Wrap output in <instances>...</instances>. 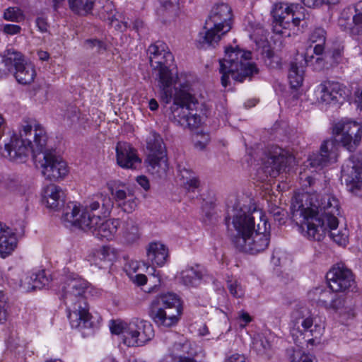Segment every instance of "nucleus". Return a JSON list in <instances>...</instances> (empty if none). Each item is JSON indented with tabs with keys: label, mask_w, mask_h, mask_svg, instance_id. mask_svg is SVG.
I'll return each mask as SVG.
<instances>
[{
	"label": "nucleus",
	"mask_w": 362,
	"mask_h": 362,
	"mask_svg": "<svg viewBox=\"0 0 362 362\" xmlns=\"http://www.w3.org/2000/svg\"><path fill=\"white\" fill-rule=\"evenodd\" d=\"M300 179L305 192L292 197L291 218L304 237L320 241L327 228L338 227L339 202L332 194L317 193L320 182L313 176L300 174Z\"/></svg>",
	"instance_id": "obj_1"
},
{
	"label": "nucleus",
	"mask_w": 362,
	"mask_h": 362,
	"mask_svg": "<svg viewBox=\"0 0 362 362\" xmlns=\"http://www.w3.org/2000/svg\"><path fill=\"white\" fill-rule=\"evenodd\" d=\"M151 45L150 64L158 71L157 79L160 88V99L164 104H170L172 121L184 128L195 129L201 124V117L197 113L198 100L189 92V87L180 85L176 87L177 75L170 69L174 60L173 54L165 49V45L160 43Z\"/></svg>",
	"instance_id": "obj_2"
},
{
	"label": "nucleus",
	"mask_w": 362,
	"mask_h": 362,
	"mask_svg": "<svg viewBox=\"0 0 362 362\" xmlns=\"http://www.w3.org/2000/svg\"><path fill=\"white\" fill-rule=\"evenodd\" d=\"M24 123L19 135L13 133L5 141L4 147L0 148L1 155L16 163H25L32 155L36 166L41 168L47 180L56 181L64 177L68 173L66 163L55 150L45 148L47 136L44 129L35 124L33 129V125L28 121Z\"/></svg>",
	"instance_id": "obj_3"
},
{
	"label": "nucleus",
	"mask_w": 362,
	"mask_h": 362,
	"mask_svg": "<svg viewBox=\"0 0 362 362\" xmlns=\"http://www.w3.org/2000/svg\"><path fill=\"white\" fill-rule=\"evenodd\" d=\"M334 139L322 142L319 153L309 157V165L312 168H322L337 161L338 156L337 144L350 152L354 151L359 146L362 137V125L348 118H343L332 127Z\"/></svg>",
	"instance_id": "obj_4"
},
{
	"label": "nucleus",
	"mask_w": 362,
	"mask_h": 362,
	"mask_svg": "<svg viewBox=\"0 0 362 362\" xmlns=\"http://www.w3.org/2000/svg\"><path fill=\"white\" fill-rule=\"evenodd\" d=\"M252 53L244 51L238 47H229L226 48L225 57L219 61V71L221 74V81L223 87L229 84V78L243 82L247 77L257 72L255 64L249 60Z\"/></svg>",
	"instance_id": "obj_5"
},
{
	"label": "nucleus",
	"mask_w": 362,
	"mask_h": 362,
	"mask_svg": "<svg viewBox=\"0 0 362 362\" xmlns=\"http://www.w3.org/2000/svg\"><path fill=\"white\" fill-rule=\"evenodd\" d=\"M231 8L224 3L216 4L206 21L204 28L206 30L200 32L196 40L197 47H214L219 42L221 36L231 29Z\"/></svg>",
	"instance_id": "obj_6"
},
{
	"label": "nucleus",
	"mask_w": 362,
	"mask_h": 362,
	"mask_svg": "<svg viewBox=\"0 0 362 362\" xmlns=\"http://www.w3.org/2000/svg\"><path fill=\"white\" fill-rule=\"evenodd\" d=\"M258 213L255 208H252L239 199L232 205H228L225 224L228 236L233 244L236 238L245 236L256 229L255 216Z\"/></svg>",
	"instance_id": "obj_7"
},
{
	"label": "nucleus",
	"mask_w": 362,
	"mask_h": 362,
	"mask_svg": "<svg viewBox=\"0 0 362 362\" xmlns=\"http://www.w3.org/2000/svg\"><path fill=\"white\" fill-rule=\"evenodd\" d=\"M76 209L75 206L71 205L66 207L64 211L63 220L65 222L70 223L71 225L76 226L84 231L90 232L96 238L103 241H110L114 239L121 221L119 219L113 218L105 221L91 220L90 217H83V219H76Z\"/></svg>",
	"instance_id": "obj_8"
},
{
	"label": "nucleus",
	"mask_w": 362,
	"mask_h": 362,
	"mask_svg": "<svg viewBox=\"0 0 362 362\" xmlns=\"http://www.w3.org/2000/svg\"><path fill=\"white\" fill-rule=\"evenodd\" d=\"M304 11L299 4H275L272 11L273 32L283 37L291 36V30L298 27L305 18Z\"/></svg>",
	"instance_id": "obj_9"
},
{
	"label": "nucleus",
	"mask_w": 362,
	"mask_h": 362,
	"mask_svg": "<svg viewBox=\"0 0 362 362\" xmlns=\"http://www.w3.org/2000/svg\"><path fill=\"white\" fill-rule=\"evenodd\" d=\"M148 151L146 162L150 173L158 177L166 175L168 170L167 152L161 136L155 131H151L146 139Z\"/></svg>",
	"instance_id": "obj_10"
},
{
	"label": "nucleus",
	"mask_w": 362,
	"mask_h": 362,
	"mask_svg": "<svg viewBox=\"0 0 362 362\" xmlns=\"http://www.w3.org/2000/svg\"><path fill=\"white\" fill-rule=\"evenodd\" d=\"M260 221L263 223V230L259 223L257 224V228L250 234H247L244 238L239 237L235 239L234 247L240 252L255 255L263 252L269 246L270 242V233L267 232V221L259 212Z\"/></svg>",
	"instance_id": "obj_11"
},
{
	"label": "nucleus",
	"mask_w": 362,
	"mask_h": 362,
	"mask_svg": "<svg viewBox=\"0 0 362 362\" xmlns=\"http://www.w3.org/2000/svg\"><path fill=\"white\" fill-rule=\"evenodd\" d=\"M75 206L76 211V219L78 221L86 216L90 217L91 220L100 221L101 218L110 216L114 206V201L107 193L100 192L94 194L88 201L85 208L81 211L75 202H69L66 207Z\"/></svg>",
	"instance_id": "obj_12"
},
{
	"label": "nucleus",
	"mask_w": 362,
	"mask_h": 362,
	"mask_svg": "<svg viewBox=\"0 0 362 362\" xmlns=\"http://www.w3.org/2000/svg\"><path fill=\"white\" fill-rule=\"evenodd\" d=\"M293 155L278 146H270L264 151L262 158V170L271 177H276L292 163Z\"/></svg>",
	"instance_id": "obj_13"
},
{
	"label": "nucleus",
	"mask_w": 362,
	"mask_h": 362,
	"mask_svg": "<svg viewBox=\"0 0 362 362\" xmlns=\"http://www.w3.org/2000/svg\"><path fill=\"white\" fill-rule=\"evenodd\" d=\"M329 288L334 293H346L356 287L355 276L343 263L333 265L326 274Z\"/></svg>",
	"instance_id": "obj_14"
},
{
	"label": "nucleus",
	"mask_w": 362,
	"mask_h": 362,
	"mask_svg": "<svg viewBox=\"0 0 362 362\" xmlns=\"http://www.w3.org/2000/svg\"><path fill=\"white\" fill-rule=\"evenodd\" d=\"M182 314L183 301L174 293L156 296L150 305V317H179Z\"/></svg>",
	"instance_id": "obj_15"
},
{
	"label": "nucleus",
	"mask_w": 362,
	"mask_h": 362,
	"mask_svg": "<svg viewBox=\"0 0 362 362\" xmlns=\"http://www.w3.org/2000/svg\"><path fill=\"white\" fill-rule=\"evenodd\" d=\"M349 93V90L344 85L330 81L321 83L315 90L320 103L335 108H339L346 101Z\"/></svg>",
	"instance_id": "obj_16"
},
{
	"label": "nucleus",
	"mask_w": 362,
	"mask_h": 362,
	"mask_svg": "<svg viewBox=\"0 0 362 362\" xmlns=\"http://www.w3.org/2000/svg\"><path fill=\"white\" fill-rule=\"evenodd\" d=\"M338 25L341 30L352 36L362 35V1L342 10Z\"/></svg>",
	"instance_id": "obj_17"
},
{
	"label": "nucleus",
	"mask_w": 362,
	"mask_h": 362,
	"mask_svg": "<svg viewBox=\"0 0 362 362\" xmlns=\"http://www.w3.org/2000/svg\"><path fill=\"white\" fill-rule=\"evenodd\" d=\"M109 192L119 207L126 213H132L137 206V199L125 185L117 182L111 181L107 183Z\"/></svg>",
	"instance_id": "obj_18"
},
{
	"label": "nucleus",
	"mask_w": 362,
	"mask_h": 362,
	"mask_svg": "<svg viewBox=\"0 0 362 362\" xmlns=\"http://www.w3.org/2000/svg\"><path fill=\"white\" fill-rule=\"evenodd\" d=\"M341 179L349 190L354 192L355 189H361L362 187V160L358 156H352L343 164L341 167Z\"/></svg>",
	"instance_id": "obj_19"
},
{
	"label": "nucleus",
	"mask_w": 362,
	"mask_h": 362,
	"mask_svg": "<svg viewBox=\"0 0 362 362\" xmlns=\"http://www.w3.org/2000/svg\"><path fill=\"white\" fill-rule=\"evenodd\" d=\"M154 337L152 325L144 320L139 324L132 323L129 329V334L123 339L124 344L128 346H140L144 345Z\"/></svg>",
	"instance_id": "obj_20"
},
{
	"label": "nucleus",
	"mask_w": 362,
	"mask_h": 362,
	"mask_svg": "<svg viewBox=\"0 0 362 362\" xmlns=\"http://www.w3.org/2000/svg\"><path fill=\"white\" fill-rule=\"evenodd\" d=\"M88 284L86 280L80 277L77 274H68L64 286L62 288V296L65 304H67L69 301L75 300L76 298H83Z\"/></svg>",
	"instance_id": "obj_21"
},
{
	"label": "nucleus",
	"mask_w": 362,
	"mask_h": 362,
	"mask_svg": "<svg viewBox=\"0 0 362 362\" xmlns=\"http://www.w3.org/2000/svg\"><path fill=\"white\" fill-rule=\"evenodd\" d=\"M115 150L117 163L121 168L136 169L141 163L137 150L129 143L119 141Z\"/></svg>",
	"instance_id": "obj_22"
},
{
	"label": "nucleus",
	"mask_w": 362,
	"mask_h": 362,
	"mask_svg": "<svg viewBox=\"0 0 362 362\" xmlns=\"http://www.w3.org/2000/svg\"><path fill=\"white\" fill-rule=\"evenodd\" d=\"M1 59L0 76L3 77L11 72H14L18 66L27 62L21 52L13 49H7Z\"/></svg>",
	"instance_id": "obj_23"
},
{
	"label": "nucleus",
	"mask_w": 362,
	"mask_h": 362,
	"mask_svg": "<svg viewBox=\"0 0 362 362\" xmlns=\"http://www.w3.org/2000/svg\"><path fill=\"white\" fill-rule=\"evenodd\" d=\"M65 194L62 189L55 185H49L44 189L42 202L47 206L54 210H58L64 205Z\"/></svg>",
	"instance_id": "obj_24"
},
{
	"label": "nucleus",
	"mask_w": 362,
	"mask_h": 362,
	"mask_svg": "<svg viewBox=\"0 0 362 362\" xmlns=\"http://www.w3.org/2000/svg\"><path fill=\"white\" fill-rule=\"evenodd\" d=\"M17 245V240L10 228L0 222V257L10 255Z\"/></svg>",
	"instance_id": "obj_25"
},
{
	"label": "nucleus",
	"mask_w": 362,
	"mask_h": 362,
	"mask_svg": "<svg viewBox=\"0 0 362 362\" xmlns=\"http://www.w3.org/2000/svg\"><path fill=\"white\" fill-rule=\"evenodd\" d=\"M146 255L152 264L163 267L168 259V249L160 242H152L146 248Z\"/></svg>",
	"instance_id": "obj_26"
},
{
	"label": "nucleus",
	"mask_w": 362,
	"mask_h": 362,
	"mask_svg": "<svg viewBox=\"0 0 362 362\" xmlns=\"http://www.w3.org/2000/svg\"><path fill=\"white\" fill-rule=\"evenodd\" d=\"M206 274L204 269L199 264L188 267L181 272L182 282L188 287L199 286Z\"/></svg>",
	"instance_id": "obj_27"
},
{
	"label": "nucleus",
	"mask_w": 362,
	"mask_h": 362,
	"mask_svg": "<svg viewBox=\"0 0 362 362\" xmlns=\"http://www.w3.org/2000/svg\"><path fill=\"white\" fill-rule=\"evenodd\" d=\"M13 76L18 83L22 85L30 84L34 81L36 76L35 67L31 62H26L23 65L18 66L13 72Z\"/></svg>",
	"instance_id": "obj_28"
},
{
	"label": "nucleus",
	"mask_w": 362,
	"mask_h": 362,
	"mask_svg": "<svg viewBox=\"0 0 362 362\" xmlns=\"http://www.w3.org/2000/svg\"><path fill=\"white\" fill-rule=\"evenodd\" d=\"M317 318H296L294 325L300 324L302 329H300V333L309 332L312 336L318 338L325 329L324 324L318 318L319 322H317Z\"/></svg>",
	"instance_id": "obj_29"
},
{
	"label": "nucleus",
	"mask_w": 362,
	"mask_h": 362,
	"mask_svg": "<svg viewBox=\"0 0 362 362\" xmlns=\"http://www.w3.org/2000/svg\"><path fill=\"white\" fill-rule=\"evenodd\" d=\"M332 296L331 291L325 286L315 287L308 293V298L310 302L327 310Z\"/></svg>",
	"instance_id": "obj_30"
},
{
	"label": "nucleus",
	"mask_w": 362,
	"mask_h": 362,
	"mask_svg": "<svg viewBox=\"0 0 362 362\" xmlns=\"http://www.w3.org/2000/svg\"><path fill=\"white\" fill-rule=\"evenodd\" d=\"M274 339L271 333L257 334L253 338L252 349L258 355L267 354L272 349Z\"/></svg>",
	"instance_id": "obj_31"
},
{
	"label": "nucleus",
	"mask_w": 362,
	"mask_h": 362,
	"mask_svg": "<svg viewBox=\"0 0 362 362\" xmlns=\"http://www.w3.org/2000/svg\"><path fill=\"white\" fill-rule=\"evenodd\" d=\"M66 305L67 317L72 315L75 317H92L89 313V306L83 298H76L74 301H69Z\"/></svg>",
	"instance_id": "obj_32"
},
{
	"label": "nucleus",
	"mask_w": 362,
	"mask_h": 362,
	"mask_svg": "<svg viewBox=\"0 0 362 362\" xmlns=\"http://www.w3.org/2000/svg\"><path fill=\"white\" fill-rule=\"evenodd\" d=\"M95 0H68L71 11L78 16H87L92 13Z\"/></svg>",
	"instance_id": "obj_33"
},
{
	"label": "nucleus",
	"mask_w": 362,
	"mask_h": 362,
	"mask_svg": "<svg viewBox=\"0 0 362 362\" xmlns=\"http://www.w3.org/2000/svg\"><path fill=\"white\" fill-rule=\"evenodd\" d=\"M115 257L111 247L103 246L96 252L93 264L99 269H105L112 264Z\"/></svg>",
	"instance_id": "obj_34"
},
{
	"label": "nucleus",
	"mask_w": 362,
	"mask_h": 362,
	"mask_svg": "<svg viewBox=\"0 0 362 362\" xmlns=\"http://www.w3.org/2000/svg\"><path fill=\"white\" fill-rule=\"evenodd\" d=\"M326 40V31L322 28H317L312 31L309 37V42L315 44L313 52L316 55H321L324 51Z\"/></svg>",
	"instance_id": "obj_35"
},
{
	"label": "nucleus",
	"mask_w": 362,
	"mask_h": 362,
	"mask_svg": "<svg viewBox=\"0 0 362 362\" xmlns=\"http://www.w3.org/2000/svg\"><path fill=\"white\" fill-rule=\"evenodd\" d=\"M122 237L128 243H132L140 238V233L137 224L132 219L127 220L122 226Z\"/></svg>",
	"instance_id": "obj_36"
},
{
	"label": "nucleus",
	"mask_w": 362,
	"mask_h": 362,
	"mask_svg": "<svg viewBox=\"0 0 362 362\" xmlns=\"http://www.w3.org/2000/svg\"><path fill=\"white\" fill-rule=\"evenodd\" d=\"M303 69L299 66L296 62L290 64L288 78L292 88H298L303 81Z\"/></svg>",
	"instance_id": "obj_37"
},
{
	"label": "nucleus",
	"mask_w": 362,
	"mask_h": 362,
	"mask_svg": "<svg viewBox=\"0 0 362 362\" xmlns=\"http://www.w3.org/2000/svg\"><path fill=\"white\" fill-rule=\"evenodd\" d=\"M132 325V323L127 324L121 318H116L110 321L109 327L112 334L116 335L122 334L124 339H125L129 334V329Z\"/></svg>",
	"instance_id": "obj_38"
},
{
	"label": "nucleus",
	"mask_w": 362,
	"mask_h": 362,
	"mask_svg": "<svg viewBox=\"0 0 362 362\" xmlns=\"http://www.w3.org/2000/svg\"><path fill=\"white\" fill-rule=\"evenodd\" d=\"M23 10L18 6H9L4 11L3 18L7 21L20 23L25 20Z\"/></svg>",
	"instance_id": "obj_39"
},
{
	"label": "nucleus",
	"mask_w": 362,
	"mask_h": 362,
	"mask_svg": "<svg viewBox=\"0 0 362 362\" xmlns=\"http://www.w3.org/2000/svg\"><path fill=\"white\" fill-rule=\"evenodd\" d=\"M71 326L74 329L81 331L83 334H89L86 331L91 330L93 327V323L90 321L91 318H70Z\"/></svg>",
	"instance_id": "obj_40"
},
{
	"label": "nucleus",
	"mask_w": 362,
	"mask_h": 362,
	"mask_svg": "<svg viewBox=\"0 0 362 362\" xmlns=\"http://www.w3.org/2000/svg\"><path fill=\"white\" fill-rule=\"evenodd\" d=\"M263 58L265 64L271 69H278L281 66V59L274 51L267 49L263 51Z\"/></svg>",
	"instance_id": "obj_41"
},
{
	"label": "nucleus",
	"mask_w": 362,
	"mask_h": 362,
	"mask_svg": "<svg viewBox=\"0 0 362 362\" xmlns=\"http://www.w3.org/2000/svg\"><path fill=\"white\" fill-rule=\"evenodd\" d=\"M86 49L90 50L94 54H102L106 51L105 43L98 39H88L84 42Z\"/></svg>",
	"instance_id": "obj_42"
},
{
	"label": "nucleus",
	"mask_w": 362,
	"mask_h": 362,
	"mask_svg": "<svg viewBox=\"0 0 362 362\" xmlns=\"http://www.w3.org/2000/svg\"><path fill=\"white\" fill-rule=\"evenodd\" d=\"M16 187V181L11 179L9 175H2L0 177V194L5 195Z\"/></svg>",
	"instance_id": "obj_43"
},
{
	"label": "nucleus",
	"mask_w": 362,
	"mask_h": 362,
	"mask_svg": "<svg viewBox=\"0 0 362 362\" xmlns=\"http://www.w3.org/2000/svg\"><path fill=\"white\" fill-rule=\"evenodd\" d=\"M30 276H32L33 281L37 288H42L45 286L47 285L49 282V279L47 276L45 270H40L36 272H30Z\"/></svg>",
	"instance_id": "obj_44"
},
{
	"label": "nucleus",
	"mask_w": 362,
	"mask_h": 362,
	"mask_svg": "<svg viewBox=\"0 0 362 362\" xmlns=\"http://www.w3.org/2000/svg\"><path fill=\"white\" fill-rule=\"evenodd\" d=\"M227 287L230 293L235 298H241L245 295V288L236 279L228 280Z\"/></svg>",
	"instance_id": "obj_45"
},
{
	"label": "nucleus",
	"mask_w": 362,
	"mask_h": 362,
	"mask_svg": "<svg viewBox=\"0 0 362 362\" xmlns=\"http://www.w3.org/2000/svg\"><path fill=\"white\" fill-rule=\"evenodd\" d=\"M189 347V344L187 340H180L173 344L171 349L170 354L172 357L176 358L177 356H182L181 354H184L187 351Z\"/></svg>",
	"instance_id": "obj_46"
},
{
	"label": "nucleus",
	"mask_w": 362,
	"mask_h": 362,
	"mask_svg": "<svg viewBox=\"0 0 362 362\" xmlns=\"http://www.w3.org/2000/svg\"><path fill=\"white\" fill-rule=\"evenodd\" d=\"M269 212L279 225H282L285 223L286 214L284 210L281 207L276 205L271 204L269 206Z\"/></svg>",
	"instance_id": "obj_47"
},
{
	"label": "nucleus",
	"mask_w": 362,
	"mask_h": 362,
	"mask_svg": "<svg viewBox=\"0 0 362 362\" xmlns=\"http://www.w3.org/2000/svg\"><path fill=\"white\" fill-rule=\"evenodd\" d=\"M329 233V236L337 244L345 245L347 241V235L345 233L337 230V227L334 229L327 228L326 233Z\"/></svg>",
	"instance_id": "obj_48"
},
{
	"label": "nucleus",
	"mask_w": 362,
	"mask_h": 362,
	"mask_svg": "<svg viewBox=\"0 0 362 362\" xmlns=\"http://www.w3.org/2000/svg\"><path fill=\"white\" fill-rule=\"evenodd\" d=\"M19 288L22 292H30L36 289L30 273L26 274L20 281Z\"/></svg>",
	"instance_id": "obj_49"
},
{
	"label": "nucleus",
	"mask_w": 362,
	"mask_h": 362,
	"mask_svg": "<svg viewBox=\"0 0 362 362\" xmlns=\"http://www.w3.org/2000/svg\"><path fill=\"white\" fill-rule=\"evenodd\" d=\"M157 326L163 331L175 326L179 318H153Z\"/></svg>",
	"instance_id": "obj_50"
},
{
	"label": "nucleus",
	"mask_w": 362,
	"mask_h": 362,
	"mask_svg": "<svg viewBox=\"0 0 362 362\" xmlns=\"http://www.w3.org/2000/svg\"><path fill=\"white\" fill-rule=\"evenodd\" d=\"M295 311L293 313V317H313L315 315L311 313V310L305 305V303L298 302L295 303Z\"/></svg>",
	"instance_id": "obj_51"
},
{
	"label": "nucleus",
	"mask_w": 362,
	"mask_h": 362,
	"mask_svg": "<svg viewBox=\"0 0 362 362\" xmlns=\"http://www.w3.org/2000/svg\"><path fill=\"white\" fill-rule=\"evenodd\" d=\"M345 304L346 297L344 295H332L328 305V309L338 310L343 308L345 306Z\"/></svg>",
	"instance_id": "obj_52"
},
{
	"label": "nucleus",
	"mask_w": 362,
	"mask_h": 362,
	"mask_svg": "<svg viewBox=\"0 0 362 362\" xmlns=\"http://www.w3.org/2000/svg\"><path fill=\"white\" fill-rule=\"evenodd\" d=\"M65 118L70 124L76 123L80 117V111L76 106H70L65 114Z\"/></svg>",
	"instance_id": "obj_53"
},
{
	"label": "nucleus",
	"mask_w": 362,
	"mask_h": 362,
	"mask_svg": "<svg viewBox=\"0 0 362 362\" xmlns=\"http://www.w3.org/2000/svg\"><path fill=\"white\" fill-rule=\"evenodd\" d=\"M185 187L188 190L192 192H194L199 188L200 181L198 177L194 175L191 179L187 180L185 182H183Z\"/></svg>",
	"instance_id": "obj_54"
},
{
	"label": "nucleus",
	"mask_w": 362,
	"mask_h": 362,
	"mask_svg": "<svg viewBox=\"0 0 362 362\" xmlns=\"http://www.w3.org/2000/svg\"><path fill=\"white\" fill-rule=\"evenodd\" d=\"M314 359L313 355L295 352L291 358V362H313Z\"/></svg>",
	"instance_id": "obj_55"
},
{
	"label": "nucleus",
	"mask_w": 362,
	"mask_h": 362,
	"mask_svg": "<svg viewBox=\"0 0 362 362\" xmlns=\"http://www.w3.org/2000/svg\"><path fill=\"white\" fill-rule=\"evenodd\" d=\"M35 25L37 28V30L42 33H47L48 32V29L49 27V25L47 22V18L44 16H38L35 19Z\"/></svg>",
	"instance_id": "obj_56"
},
{
	"label": "nucleus",
	"mask_w": 362,
	"mask_h": 362,
	"mask_svg": "<svg viewBox=\"0 0 362 362\" xmlns=\"http://www.w3.org/2000/svg\"><path fill=\"white\" fill-rule=\"evenodd\" d=\"M140 267V262L135 260H131L124 267V270L130 278L131 276H134V274L137 272Z\"/></svg>",
	"instance_id": "obj_57"
},
{
	"label": "nucleus",
	"mask_w": 362,
	"mask_h": 362,
	"mask_svg": "<svg viewBox=\"0 0 362 362\" xmlns=\"http://www.w3.org/2000/svg\"><path fill=\"white\" fill-rule=\"evenodd\" d=\"M178 173L183 182L195 175L194 173L190 169L186 168L185 166L180 165H178Z\"/></svg>",
	"instance_id": "obj_58"
},
{
	"label": "nucleus",
	"mask_w": 362,
	"mask_h": 362,
	"mask_svg": "<svg viewBox=\"0 0 362 362\" xmlns=\"http://www.w3.org/2000/svg\"><path fill=\"white\" fill-rule=\"evenodd\" d=\"M22 28L16 24H6L3 27V32L6 35H14L19 34Z\"/></svg>",
	"instance_id": "obj_59"
},
{
	"label": "nucleus",
	"mask_w": 362,
	"mask_h": 362,
	"mask_svg": "<svg viewBox=\"0 0 362 362\" xmlns=\"http://www.w3.org/2000/svg\"><path fill=\"white\" fill-rule=\"evenodd\" d=\"M100 2L104 4L102 11H100V18H105L103 16V13H107L108 14V18L112 16V11L113 8V5L112 2L109 1V0H100Z\"/></svg>",
	"instance_id": "obj_60"
},
{
	"label": "nucleus",
	"mask_w": 362,
	"mask_h": 362,
	"mask_svg": "<svg viewBox=\"0 0 362 362\" xmlns=\"http://www.w3.org/2000/svg\"><path fill=\"white\" fill-rule=\"evenodd\" d=\"M303 4L309 8L312 7H317L322 4H332V0H301Z\"/></svg>",
	"instance_id": "obj_61"
},
{
	"label": "nucleus",
	"mask_w": 362,
	"mask_h": 362,
	"mask_svg": "<svg viewBox=\"0 0 362 362\" xmlns=\"http://www.w3.org/2000/svg\"><path fill=\"white\" fill-rule=\"evenodd\" d=\"M130 279L137 286H144L147 282V277L143 274H136L134 276H131Z\"/></svg>",
	"instance_id": "obj_62"
},
{
	"label": "nucleus",
	"mask_w": 362,
	"mask_h": 362,
	"mask_svg": "<svg viewBox=\"0 0 362 362\" xmlns=\"http://www.w3.org/2000/svg\"><path fill=\"white\" fill-rule=\"evenodd\" d=\"M137 183L145 190L148 191L150 188L149 180L144 175L138 176L136 179Z\"/></svg>",
	"instance_id": "obj_63"
},
{
	"label": "nucleus",
	"mask_w": 362,
	"mask_h": 362,
	"mask_svg": "<svg viewBox=\"0 0 362 362\" xmlns=\"http://www.w3.org/2000/svg\"><path fill=\"white\" fill-rule=\"evenodd\" d=\"M226 362H247L244 355L235 354L226 358Z\"/></svg>",
	"instance_id": "obj_64"
}]
</instances>
